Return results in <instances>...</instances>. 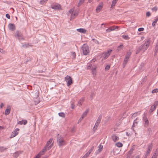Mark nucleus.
<instances>
[{"mask_svg": "<svg viewBox=\"0 0 158 158\" xmlns=\"http://www.w3.org/2000/svg\"><path fill=\"white\" fill-rule=\"evenodd\" d=\"M57 141L59 146L60 147L65 145L66 144L65 141L64 140L63 137L59 134L57 137Z\"/></svg>", "mask_w": 158, "mask_h": 158, "instance_id": "1", "label": "nucleus"}, {"mask_svg": "<svg viewBox=\"0 0 158 158\" xmlns=\"http://www.w3.org/2000/svg\"><path fill=\"white\" fill-rule=\"evenodd\" d=\"M81 49L83 54L85 55H87L89 53V46L85 44H84L81 47Z\"/></svg>", "mask_w": 158, "mask_h": 158, "instance_id": "2", "label": "nucleus"}, {"mask_svg": "<svg viewBox=\"0 0 158 158\" xmlns=\"http://www.w3.org/2000/svg\"><path fill=\"white\" fill-rule=\"evenodd\" d=\"M150 44V40H148L147 41H146L144 44L142 45L140 47L141 48V49L143 50V52H144L146 50L149 46Z\"/></svg>", "mask_w": 158, "mask_h": 158, "instance_id": "3", "label": "nucleus"}, {"mask_svg": "<svg viewBox=\"0 0 158 158\" xmlns=\"http://www.w3.org/2000/svg\"><path fill=\"white\" fill-rule=\"evenodd\" d=\"M69 12V13L71 15L70 20L72 19H73L76 16L78 15V11H74V9L73 8L71 9Z\"/></svg>", "mask_w": 158, "mask_h": 158, "instance_id": "4", "label": "nucleus"}, {"mask_svg": "<svg viewBox=\"0 0 158 158\" xmlns=\"http://www.w3.org/2000/svg\"><path fill=\"white\" fill-rule=\"evenodd\" d=\"M102 118V116L101 115H100L98 117L96 122L95 123L94 126L93 128V130L94 132H95L97 130L98 125L100 123L101 121Z\"/></svg>", "mask_w": 158, "mask_h": 158, "instance_id": "5", "label": "nucleus"}, {"mask_svg": "<svg viewBox=\"0 0 158 158\" xmlns=\"http://www.w3.org/2000/svg\"><path fill=\"white\" fill-rule=\"evenodd\" d=\"M65 80L67 83V85L68 86L71 85L73 83L72 78L69 76L67 75L65 77Z\"/></svg>", "mask_w": 158, "mask_h": 158, "instance_id": "6", "label": "nucleus"}, {"mask_svg": "<svg viewBox=\"0 0 158 158\" xmlns=\"http://www.w3.org/2000/svg\"><path fill=\"white\" fill-rule=\"evenodd\" d=\"M158 105V101H156L154 103V104L152 106L151 108L149 110V113L150 114H151L154 111L156 108L157 106Z\"/></svg>", "mask_w": 158, "mask_h": 158, "instance_id": "7", "label": "nucleus"}, {"mask_svg": "<svg viewBox=\"0 0 158 158\" xmlns=\"http://www.w3.org/2000/svg\"><path fill=\"white\" fill-rule=\"evenodd\" d=\"M52 141V139H50L47 142L45 147L48 149V150H50L53 146V143L51 144Z\"/></svg>", "mask_w": 158, "mask_h": 158, "instance_id": "8", "label": "nucleus"}, {"mask_svg": "<svg viewBox=\"0 0 158 158\" xmlns=\"http://www.w3.org/2000/svg\"><path fill=\"white\" fill-rule=\"evenodd\" d=\"M15 36H17L19 40H24L23 35L22 33L18 31H17L15 35Z\"/></svg>", "mask_w": 158, "mask_h": 158, "instance_id": "9", "label": "nucleus"}, {"mask_svg": "<svg viewBox=\"0 0 158 158\" xmlns=\"http://www.w3.org/2000/svg\"><path fill=\"white\" fill-rule=\"evenodd\" d=\"M112 51V50H109L107 52L105 53H104L103 57L104 58H107L110 55Z\"/></svg>", "mask_w": 158, "mask_h": 158, "instance_id": "10", "label": "nucleus"}, {"mask_svg": "<svg viewBox=\"0 0 158 158\" xmlns=\"http://www.w3.org/2000/svg\"><path fill=\"white\" fill-rule=\"evenodd\" d=\"M51 8L53 9L59 10L61 8L60 5L58 4H56L55 5H52Z\"/></svg>", "mask_w": 158, "mask_h": 158, "instance_id": "11", "label": "nucleus"}, {"mask_svg": "<svg viewBox=\"0 0 158 158\" xmlns=\"http://www.w3.org/2000/svg\"><path fill=\"white\" fill-rule=\"evenodd\" d=\"M143 120L144 122V126L147 127L149 125V122L148 119L146 116L144 117L143 118Z\"/></svg>", "mask_w": 158, "mask_h": 158, "instance_id": "12", "label": "nucleus"}, {"mask_svg": "<svg viewBox=\"0 0 158 158\" xmlns=\"http://www.w3.org/2000/svg\"><path fill=\"white\" fill-rule=\"evenodd\" d=\"M9 29L12 31H14L15 29V25L13 23H10L8 25Z\"/></svg>", "mask_w": 158, "mask_h": 158, "instance_id": "13", "label": "nucleus"}, {"mask_svg": "<svg viewBox=\"0 0 158 158\" xmlns=\"http://www.w3.org/2000/svg\"><path fill=\"white\" fill-rule=\"evenodd\" d=\"M97 69V67L96 66H93L92 67V73L93 75L94 76L96 75V69Z\"/></svg>", "mask_w": 158, "mask_h": 158, "instance_id": "14", "label": "nucleus"}, {"mask_svg": "<svg viewBox=\"0 0 158 158\" xmlns=\"http://www.w3.org/2000/svg\"><path fill=\"white\" fill-rule=\"evenodd\" d=\"M152 143L149 144L148 145V150L146 152V153L149 154L151 152L152 149Z\"/></svg>", "mask_w": 158, "mask_h": 158, "instance_id": "15", "label": "nucleus"}, {"mask_svg": "<svg viewBox=\"0 0 158 158\" xmlns=\"http://www.w3.org/2000/svg\"><path fill=\"white\" fill-rule=\"evenodd\" d=\"M47 150H48V149L44 147V148L42 149V151L40 152L37 155H39L40 157L41 156L43 155L45 152H46Z\"/></svg>", "mask_w": 158, "mask_h": 158, "instance_id": "16", "label": "nucleus"}, {"mask_svg": "<svg viewBox=\"0 0 158 158\" xmlns=\"http://www.w3.org/2000/svg\"><path fill=\"white\" fill-rule=\"evenodd\" d=\"M19 130V128H17L12 132L13 137H15L18 134V131Z\"/></svg>", "mask_w": 158, "mask_h": 158, "instance_id": "17", "label": "nucleus"}, {"mask_svg": "<svg viewBox=\"0 0 158 158\" xmlns=\"http://www.w3.org/2000/svg\"><path fill=\"white\" fill-rule=\"evenodd\" d=\"M10 107L8 106L7 108L5 110V114L6 115H7L8 114H9L10 112Z\"/></svg>", "mask_w": 158, "mask_h": 158, "instance_id": "18", "label": "nucleus"}, {"mask_svg": "<svg viewBox=\"0 0 158 158\" xmlns=\"http://www.w3.org/2000/svg\"><path fill=\"white\" fill-rule=\"evenodd\" d=\"M112 140L114 142H116L119 140V138L116 135H113L111 136Z\"/></svg>", "mask_w": 158, "mask_h": 158, "instance_id": "19", "label": "nucleus"}, {"mask_svg": "<svg viewBox=\"0 0 158 158\" xmlns=\"http://www.w3.org/2000/svg\"><path fill=\"white\" fill-rule=\"evenodd\" d=\"M102 4H99L96 9V11L97 12H98L100 11V10L102 9Z\"/></svg>", "mask_w": 158, "mask_h": 158, "instance_id": "20", "label": "nucleus"}, {"mask_svg": "<svg viewBox=\"0 0 158 158\" xmlns=\"http://www.w3.org/2000/svg\"><path fill=\"white\" fill-rule=\"evenodd\" d=\"M77 30L79 32L81 33H85L86 31V30L83 28H79L77 29Z\"/></svg>", "mask_w": 158, "mask_h": 158, "instance_id": "21", "label": "nucleus"}, {"mask_svg": "<svg viewBox=\"0 0 158 158\" xmlns=\"http://www.w3.org/2000/svg\"><path fill=\"white\" fill-rule=\"evenodd\" d=\"M21 153L19 152H16L13 154V156L15 158H17Z\"/></svg>", "mask_w": 158, "mask_h": 158, "instance_id": "22", "label": "nucleus"}, {"mask_svg": "<svg viewBox=\"0 0 158 158\" xmlns=\"http://www.w3.org/2000/svg\"><path fill=\"white\" fill-rule=\"evenodd\" d=\"M152 130L151 128H148L147 129V133L149 136H150L152 134Z\"/></svg>", "mask_w": 158, "mask_h": 158, "instance_id": "23", "label": "nucleus"}, {"mask_svg": "<svg viewBox=\"0 0 158 158\" xmlns=\"http://www.w3.org/2000/svg\"><path fill=\"white\" fill-rule=\"evenodd\" d=\"M138 119V118H136L134 120V123L132 125L133 130H134L133 127H135L137 126L138 124V122L137 121V120Z\"/></svg>", "mask_w": 158, "mask_h": 158, "instance_id": "24", "label": "nucleus"}, {"mask_svg": "<svg viewBox=\"0 0 158 158\" xmlns=\"http://www.w3.org/2000/svg\"><path fill=\"white\" fill-rule=\"evenodd\" d=\"M158 154V150L156 149L155 152L153 154L152 158H157V157Z\"/></svg>", "mask_w": 158, "mask_h": 158, "instance_id": "25", "label": "nucleus"}, {"mask_svg": "<svg viewBox=\"0 0 158 158\" xmlns=\"http://www.w3.org/2000/svg\"><path fill=\"white\" fill-rule=\"evenodd\" d=\"M84 98H82L78 102V105L80 107L82 105V102L84 101Z\"/></svg>", "mask_w": 158, "mask_h": 158, "instance_id": "26", "label": "nucleus"}, {"mask_svg": "<svg viewBox=\"0 0 158 158\" xmlns=\"http://www.w3.org/2000/svg\"><path fill=\"white\" fill-rule=\"evenodd\" d=\"M129 58H128L127 57H125L124 60V62H123V67H124L126 65L127 61H128L129 60Z\"/></svg>", "mask_w": 158, "mask_h": 158, "instance_id": "27", "label": "nucleus"}, {"mask_svg": "<svg viewBox=\"0 0 158 158\" xmlns=\"http://www.w3.org/2000/svg\"><path fill=\"white\" fill-rule=\"evenodd\" d=\"M123 48V45H121L118 46L117 48V50L118 52H119L120 51H121L122 49Z\"/></svg>", "mask_w": 158, "mask_h": 158, "instance_id": "28", "label": "nucleus"}, {"mask_svg": "<svg viewBox=\"0 0 158 158\" xmlns=\"http://www.w3.org/2000/svg\"><path fill=\"white\" fill-rule=\"evenodd\" d=\"M85 0H80L77 6L79 7L80 6L85 2Z\"/></svg>", "mask_w": 158, "mask_h": 158, "instance_id": "29", "label": "nucleus"}, {"mask_svg": "<svg viewBox=\"0 0 158 158\" xmlns=\"http://www.w3.org/2000/svg\"><path fill=\"white\" fill-rule=\"evenodd\" d=\"M133 152L132 150H130L128 152V153L127 154V158H130V156Z\"/></svg>", "mask_w": 158, "mask_h": 158, "instance_id": "30", "label": "nucleus"}, {"mask_svg": "<svg viewBox=\"0 0 158 158\" xmlns=\"http://www.w3.org/2000/svg\"><path fill=\"white\" fill-rule=\"evenodd\" d=\"M92 40L96 44L99 45L100 44L99 41L96 39H93Z\"/></svg>", "mask_w": 158, "mask_h": 158, "instance_id": "31", "label": "nucleus"}, {"mask_svg": "<svg viewBox=\"0 0 158 158\" xmlns=\"http://www.w3.org/2000/svg\"><path fill=\"white\" fill-rule=\"evenodd\" d=\"M88 112H89L88 109L86 110V111L83 113L82 116L84 118L87 115Z\"/></svg>", "mask_w": 158, "mask_h": 158, "instance_id": "32", "label": "nucleus"}, {"mask_svg": "<svg viewBox=\"0 0 158 158\" xmlns=\"http://www.w3.org/2000/svg\"><path fill=\"white\" fill-rule=\"evenodd\" d=\"M117 1L115 0H113L112 2L111 8H113L115 6L116 3H117Z\"/></svg>", "mask_w": 158, "mask_h": 158, "instance_id": "33", "label": "nucleus"}, {"mask_svg": "<svg viewBox=\"0 0 158 158\" xmlns=\"http://www.w3.org/2000/svg\"><path fill=\"white\" fill-rule=\"evenodd\" d=\"M115 145L118 147H121L123 146V144L121 143L118 142L116 143Z\"/></svg>", "mask_w": 158, "mask_h": 158, "instance_id": "34", "label": "nucleus"}, {"mask_svg": "<svg viewBox=\"0 0 158 158\" xmlns=\"http://www.w3.org/2000/svg\"><path fill=\"white\" fill-rule=\"evenodd\" d=\"M58 115L60 116L63 118H64L65 117V114L63 112H60L59 113Z\"/></svg>", "mask_w": 158, "mask_h": 158, "instance_id": "35", "label": "nucleus"}, {"mask_svg": "<svg viewBox=\"0 0 158 158\" xmlns=\"http://www.w3.org/2000/svg\"><path fill=\"white\" fill-rule=\"evenodd\" d=\"M36 100L34 99V101L35 102V104L37 105L40 102V101L39 98H36Z\"/></svg>", "mask_w": 158, "mask_h": 158, "instance_id": "36", "label": "nucleus"}, {"mask_svg": "<svg viewBox=\"0 0 158 158\" xmlns=\"http://www.w3.org/2000/svg\"><path fill=\"white\" fill-rule=\"evenodd\" d=\"M158 21V18H157L154 21H153L152 23V26L153 27H154L156 25V23H157Z\"/></svg>", "mask_w": 158, "mask_h": 158, "instance_id": "37", "label": "nucleus"}, {"mask_svg": "<svg viewBox=\"0 0 158 158\" xmlns=\"http://www.w3.org/2000/svg\"><path fill=\"white\" fill-rule=\"evenodd\" d=\"M123 38L126 40H128L129 39L130 37L128 36V35H123L122 36Z\"/></svg>", "mask_w": 158, "mask_h": 158, "instance_id": "38", "label": "nucleus"}, {"mask_svg": "<svg viewBox=\"0 0 158 158\" xmlns=\"http://www.w3.org/2000/svg\"><path fill=\"white\" fill-rule=\"evenodd\" d=\"M131 54V52H128L127 53L125 57L128 58H129Z\"/></svg>", "mask_w": 158, "mask_h": 158, "instance_id": "39", "label": "nucleus"}, {"mask_svg": "<svg viewBox=\"0 0 158 158\" xmlns=\"http://www.w3.org/2000/svg\"><path fill=\"white\" fill-rule=\"evenodd\" d=\"M118 26H113L109 28L110 29H112V31L114 30L116 28H118Z\"/></svg>", "mask_w": 158, "mask_h": 158, "instance_id": "40", "label": "nucleus"}, {"mask_svg": "<svg viewBox=\"0 0 158 158\" xmlns=\"http://www.w3.org/2000/svg\"><path fill=\"white\" fill-rule=\"evenodd\" d=\"M90 153L88 152L82 157L83 158H87Z\"/></svg>", "mask_w": 158, "mask_h": 158, "instance_id": "41", "label": "nucleus"}, {"mask_svg": "<svg viewBox=\"0 0 158 158\" xmlns=\"http://www.w3.org/2000/svg\"><path fill=\"white\" fill-rule=\"evenodd\" d=\"M142 51V49H141V47H140V46L137 49V50H136V54H138L139 53V52H140V51Z\"/></svg>", "mask_w": 158, "mask_h": 158, "instance_id": "42", "label": "nucleus"}, {"mask_svg": "<svg viewBox=\"0 0 158 158\" xmlns=\"http://www.w3.org/2000/svg\"><path fill=\"white\" fill-rule=\"evenodd\" d=\"M142 51V49H141V47H140V46L137 49V50H136V54H138L139 53V52H140V51Z\"/></svg>", "mask_w": 158, "mask_h": 158, "instance_id": "43", "label": "nucleus"}, {"mask_svg": "<svg viewBox=\"0 0 158 158\" xmlns=\"http://www.w3.org/2000/svg\"><path fill=\"white\" fill-rule=\"evenodd\" d=\"M142 51V49H141V47H140V46L137 49V50H136V54H138L139 53V52H140V51Z\"/></svg>", "mask_w": 158, "mask_h": 158, "instance_id": "44", "label": "nucleus"}, {"mask_svg": "<svg viewBox=\"0 0 158 158\" xmlns=\"http://www.w3.org/2000/svg\"><path fill=\"white\" fill-rule=\"evenodd\" d=\"M48 0H40V3L41 4H43L46 3Z\"/></svg>", "mask_w": 158, "mask_h": 158, "instance_id": "45", "label": "nucleus"}, {"mask_svg": "<svg viewBox=\"0 0 158 158\" xmlns=\"http://www.w3.org/2000/svg\"><path fill=\"white\" fill-rule=\"evenodd\" d=\"M102 148H103V146L101 145H100L99 146H98V151H99V152H101L102 149Z\"/></svg>", "mask_w": 158, "mask_h": 158, "instance_id": "46", "label": "nucleus"}, {"mask_svg": "<svg viewBox=\"0 0 158 158\" xmlns=\"http://www.w3.org/2000/svg\"><path fill=\"white\" fill-rule=\"evenodd\" d=\"M92 65L91 64H88L87 66V68L88 69H90L92 67Z\"/></svg>", "mask_w": 158, "mask_h": 158, "instance_id": "47", "label": "nucleus"}, {"mask_svg": "<svg viewBox=\"0 0 158 158\" xmlns=\"http://www.w3.org/2000/svg\"><path fill=\"white\" fill-rule=\"evenodd\" d=\"M32 46L31 45H29V44H26L23 45H22L23 47H25V48H27L29 46Z\"/></svg>", "mask_w": 158, "mask_h": 158, "instance_id": "48", "label": "nucleus"}, {"mask_svg": "<svg viewBox=\"0 0 158 158\" xmlns=\"http://www.w3.org/2000/svg\"><path fill=\"white\" fill-rule=\"evenodd\" d=\"M138 112L134 113L131 116L132 119L134 118L137 115Z\"/></svg>", "mask_w": 158, "mask_h": 158, "instance_id": "49", "label": "nucleus"}, {"mask_svg": "<svg viewBox=\"0 0 158 158\" xmlns=\"http://www.w3.org/2000/svg\"><path fill=\"white\" fill-rule=\"evenodd\" d=\"M158 92V89H155L153 90H152V93H157Z\"/></svg>", "mask_w": 158, "mask_h": 158, "instance_id": "50", "label": "nucleus"}, {"mask_svg": "<svg viewBox=\"0 0 158 158\" xmlns=\"http://www.w3.org/2000/svg\"><path fill=\"white\" fill-rule=\"evenodd\" d=\"M110 68V65H107L106 66L105 68V69L106 70H108Z\"/></svg>", "mask_w": 158, "mask_h": 158, "instance_id": "51", "label": "nucleus"}, {"mask_svg": "<svg viewBox=\"0 0 158 158\" xmlns=\"http://www.w3.org/2000/svg\"><path fill=\"white\" fill-rule=\"evenodd\" d=\"M155 53H157L158 52V46L156 45L155 49L154 51Z\"/></svg>", "mask_w": 158, "mask_h": 158, "instance_id": "52", "label": "nucleus"}, {"mask_svg": "<svg viewBox=\"0 0 158 158\" xmlns=\"http://www.w3.org/2000/svg\"><path fill=\"white\" fill-rule=\"evenodd\" d=\"M158 10L157 7L156 6H155L154 7H153L152 9V10L153 11H156Z\"/></svg>", "mask_w": 158, "mask_h": 158, "instance_id": "53", "label": "nucleus"}, {"mask_svg": "<svg viewBox=\"0 0 158 158\" xmlns=\"http://www.w3.org/2000/svg\"><path fill=\"white\" fill-rule=\"evenodd\" d=\"M84 118L83 117L81 116L79 119L78 123H80L81 122V121Z\"/></svg>", "mask_w": 158, "mask_h": 158, "instance_id": "54", "label": "nucleus"}, {"mask_svg": "<svg viewBox=\"0 0 158 158\" xmlns=\"http://www.w3.org/2000/svg\"><path fill=\"white\" fill-rule=\"evenodd\" d=\"M95 94H94V93L93 92H92L91 93V94L90 95V97L91 98H92L94 96H95Z\"/></svg>", "mask_w": 158, "mask_h": 158, "instance_id": "55", "label": "nucleus"}, {"mask_svg": "<svg viewBox=\"0 0 158 158\" xmlns=\"http://www.w3.org/2000/svg\"><path fill=\"white\" fill-rule=\"evenodd\" d=\"M94 149V147L93 146L91 147V148L88 151V152L91 153V152L93 151V150Z\"/></svg>", "mask_w": 158, "mask_h": 158, "instance_id": "56", "label": "nucleus"}, {"mask_svg": "<svg viewBox=\"0 0 158 158\" xmlns=\"http://www.w3.org/2000/svg\"><path fill=\"white\" fill-rule=\"evenodd\" d=\"M151 15V13H150V12L149 11H148V12H147V13H146V16L147 17H149Z\"/></svg>", "mask_w": 158, "mask_h": 158, "instance_id": "57", "label": "nucleus"}, {"mask_svg": "<svg viewBox=\"0 0 158 158\" xmlns=\"http://www.w3.org/2000/svg\"><path fill=\"white\" fill-rule=\"evenodd\" d=\"M75 106V105L74 102H72L71 104V108L73 109L74 108Z\"/></svg>", "mask_w": 158, "mask_h": 158, "instance_id": "58", "label": "nucleus"}, {"mask_svg": "<svg viewBox=\"0 0 158 158\" xmlns=\"http://www.w3.org/2000/svg\"><path fill=\"white\" fill-rule=\"evenodd\" d=\"M23 124L24 125L27 124V121L26 120H23Z\"/></svg>", "mask_w": 158, "mask_h": 158, "instance_id": "59", "label": "nucleus"}, {"mask_svg": "<svg viewBox=\"0 0 158 158\" xmlns=\"http://www.w3.org/2000/svg\"><path fill=\"white\" fill-rule=\"evenodd\" d=\"M144 30V29L143 28L141 27L138 29V31H143Z\"/></svg>", "mask_w": 158, "mask_h": 158, "instance_id": "60", "label": "nucleus"}, {"mask_svg": "<svg viewBox=\"0 0 158 158\" xmlns=\"http://www.w3.org/2000/svg\"><path fill=\"white\" fill-rule=\"evenodd\" d=\"M112 30V29H110V28H109L108 29H107L106 30V32H107V33L109 32H110Z\"/></svg>", "mask_w": 158, "mask_h": 158, "instance_id": "61", "label": "nucleus"}, {"mask_svg": "<svg viewBox=\"0 0 158 158\" xmlns=\"http://www.w3.org/2000/svg\"><path fill=\"white\" fill-rule=\"evenodd\" d=\"M6 16L7 18L8 19H10V16L8 14H6Z\"/></svg>", "mask_w": 158, "mask_h": 158, "instance_id": "62", "label": "nucleus"}, {"mask_svg": "<svg viewBox=\"0 0 158 158\" xmlns=\"http://www.w3.org/2000/svg\"><path fill=\"white\" fill-rule=\"evenodd\" d=\"M139 155H138L136 156H133L131 157V158H139Z\"/></svg>", "mask_w": 158, "mask_h": 158, "instance_id": "63", "label": "nucleus"}, {"mask_svg": "<svg viewBox=\"0 0 158 158\" xmlns=\"http://www.w3.org/2000/svg\"><path fill=\"white\" fill-rule=\"evenodd\" d=\"M126 134L128 136H131V134L129 132H126Z\"/></svg>", "mask_w": 158, "mask_h": 158, "instance_id": "64", "label": "nucleus"}]
</instances>
